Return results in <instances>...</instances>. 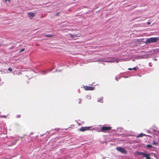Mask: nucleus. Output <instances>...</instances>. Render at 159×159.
Wrapping results in <instances>:
<instances>
[{"label": "nucleus", "instance_id": "nucleus-21", "mask_svg": "<svg viewBox=\"0 0 159 159\" xmlns=\"http://www.w3.org/2000/svg\"><path fill=\"white\" fill-rule=\"evenodd\" d=\"M60 13V12H58V13H57L55 15L56 16H58L59 14Z\"/></svg>", "mask_w": 159, "mask_h": 159}, {"label": "nucleus", "instance_id": "nucleus-17", "mask_svg": "<svg viewBox=\"0 0 159 159\" xmlns=\"http://www.w3.org/2000/svg\"><path fill=\"white\" fill-rule=\"evenodd\" d=\"M115 61V60L114 59H111V61H109L110 62H113Z\"/></svg>", "mask_w": 159, "mask_h": 159}, {"label": "nucleus", "instance_id": "nucleus-19", "mask_svg": "<svg viewBox=\"0 0 159 159\" xmlns=\"http://www.w3.org/2000/svg\"><path fill=\"white\" fill-rule=\"evenodd\" d=\"M7 1H8L10 2L11 1V0H5V2H6Z\"/></svg>", "mask_w": 159, "mask_h": 159}, {"label": "nucleus", "instance_id": "nucleus-10", "mask_svg": "<svg viewBox=\"0 0 159 159\" xmlns=\"http://www.w3.org/2000/svg\"><path fill=\"white\" fill-rule=\"evenodd\" d=\"M146 147H147L148 148H153V147L151 145L147 144L146 145Z\"/></svg>", "mask_w": 159, "mask_h": 159}, {"label": "nucleus", "instance_id": "nucleus-8", "mask_svg": "<svg viewBox=\"0 0 159 159\" xmlns=\"http://www.w3.org/2000/svg\"><path fill=\"white\" fill-rule=\"evenodd\" d=\"M28 14L29 17H34L35 15V13H32V12H29L28 13Z\"/></svg>", "mask_w": 159, "mask_h": 159}, {"label": "nucleus", "instance_id": "nucleus-11", "mask_svg": "<svg viewBox=\"0 0 159 159\" xmlns=\"http://www.w3.org/2000/svg\"><path fill=\"white\" fill-rule=\"evenodd\" d=\"M45 36L47 37L51 38L52 37L53 35L51 34H47Z\"/></svg>", "mask_w": 159, "mask_h": 159}, {"label": "nucleus", "instance_id": "nucleus-20", "mask_svg": "<svg viewBox=\"0 0 159 159\" xmlns=\"http://www.w3.org/2000/svg\"><path fill=\"white\" fill-rule=\"evenodd\" d=\"M132 69H133L134 70H136L137 69V68L136 67H134Z\"/></svg>", "mask_w": 159, "mask_h": 159}, {"label": "nucleus", "instance_id": "nucleus-23", "mask_svg": "<svg viewBox=\"0 0 159 159\" xmlns=\"http://www.w3.org/2000/svg\"><path fill=\"white\" fill-rule=\"evenodd\" d=\"M151 24V23L150 22H148L147 23V24L148 25H149Z\"/></svg>", "mask_w": 159, "mask_h": 159}, {"label": "nucleus", "instance_id": "nucleus-6", "mask_svg": "<svg viewBox=\"0 0 159 159\" xmlns=\"http://www.w3.org/2000/svg\"><path fill=\"white\" fill-rule=\"evenodd\" d=\"M67 35L70 38H74L75 39H75L76 38H77V37H80V35L77 36V34L73 35L71 34H67Z\"/></svg>", "mask_w": 159, "mask_h": 159}, {"label": "nucleus", "instance_id": "nucleus-1", "mask_svg": "<svg viewBox=\"0 0 159 159\" xmlns=\"http://www.w3.org/2000/svg\"><path fill=\"white\" fill-rule=\"evenodd\" d=\"M159 39V37H151L147 39L145 42L146 43H155L157 42Z\"/></svg>", "mask_w": 159, "mask_h": 159}, {"label": "nucleus", "instance_id": "nucleus-4", "mask_svg": "<svg viewBox=\"0 0 159 159\" xmlns=\"http://www.w3.org/2000/svg\"><path fill=\"white\" fill-rule=\"evenodd\" d=\"M116 149L117 150L123 154H126L127 153V151L122 147H117L116 148Z\"/></svg>", "mask_w": 159, "mask_h": 159}, {"label": "nucleus", "instance_id": "nucleus-13", "mask_svg": "<svg viewBox=\"0 0 159 159\" xmlns=\"http://www.w3.org/2000/svg\"><path fill=\"white\" fill-rule=\"evenodd\" d=\"M102 100H103V98H100V101L98 100V101L101 102H102Z\"/></svg>", "mask_w": 159, "mask_h": 159}, {"label": "nucleus", "instance_id": "nucleus-16", "mask_svg": "<svg viewBox=\"0 0 159 159\" xmlns=\"http://www.w3.org/2000/svg\"><path fill=\"white\" fill-rule=\"evenodd\" d=\"M25 50V48H22L21 50L20 51V52H23Z\"/></svg>", "mask_w": 159, "mask_h": 159}, {"label": "nucleus", "instance_id": "nucleus-7", "mask_svg": "<svg viewBox=\"0 0 159 159\" xmlns=\"http://www.w3.org/2000/svg\"><path fill=\"white\" fill-rule=\"evenodd\" d=\"M84 89L86 90H92L94 89L93 87L89 86H84Z\"/></svg>", "mask_w": 159, "mask_h": 159}, {"label": "nucleus", "instance_id": "nucleus-15", "mask_svg": "<svg viewBox=\"0 0 159 159\" xmlns=\"http://www.w3.org/2000/svg\"><path fill=\"white\" fill-rule=\"evenodd\" d=\"M8 70L10 71H12V69L11 68L9 67L8 68Z\"/></svg>", "mask_w": 159, "mask_h": 159}, {"label": "nucleus", "instance_id": "nucleus-22", "mask_svg": "<svg viewBox=\"0 0 159 159\" xmlns=\"http://www.w3.org/2000/svg\"><path fill=\"white\" fill-rule=\"evenodd\" d=\"M128 69L129 70H132V69L131 68H129Z\"/></svg>", "mask_w": 159, "mask_h": 159}, {"label": "nucleus", "instance_id": "nucleus-18", "mask_svg": "<svg viewBox=\"0 0 159 159\" xmlns=\"http://www.w3.org/2000/svg\"><path fill=\"white\" fill-rule=\"evenodd\" d=\"M81 101H82L81 99H79V102H78L79 103H80V102H81Z\"/></svg>", "mask_w": 159, "mask_h": 159}, {"label": "nucleus", "instance_id": "nucleus-14", "mask_svg": "<svg viewBox=\"0 0 159 159\" xmlns=\"http://www.w3.org/2000/svg\"><path fill=\"white\" fill-rule=\"evenodd\" d=\"M152 144L153 145H157V143H156L155 141H153L152 142Z\"/></svg>", "mask_w": 159, "mask_h": 159}, {"label": "nucleus", "instance_id": "nucleus-9", "mask_svg": "<svg viewBox=\"0 0 159 159\" xmlns=\"http://www.w3.org/2000/svg\"><path fill=\"white\" fill-rule=\"evenodd\" d=\"M146 135L143 133L140 134L137 137H142L143 136H146Z\"/></svg>", "mask_w": 159, "mask_h": 159}, {"label": "nucleus", "instance_id": "nucleus-12", "mask_svg": "<svg viewBox=\"0 0 159 159\" xmlns=\"http://www.w3.org/2000/svg\"><path fill=\"white\" fill-rule=\"evenodd\" d=\"M16 117L17 118H20L21 117V115L20 114L17 115Z\"/></svg>", "mask_w": 159, "mask_h": 159}, {"label": "nucleus", "instance_id": "nucleus-2", "mask_svg": "<svg viewBox=\"0 0 159 159\" xmlns=\"http://www.w3.org/2000/svg\"><path fill=\"white\" fill-rule=\"evenodd\" d=\"M111 129V127L109 126H103L101 128V131L103 132H106L109 131Z\"/></svg>", "mask_w": 159, "mask_h": 159}, {"label": "nucleus", "instance_id": "nucleus-3", "mask_svg": "<svg viewBox=\"0 0 159 159\" xmlns=\"http://www.w3.org/2000/svg\"><path fill=\"white\" fill-rule=\"evenodd\" d=\"M138 155H141L143 157H145L146 159H151V158L150 157L151 155L149 153L147 154L142 152H138Z\"/></svg>", "mask_w": 159, "mask_h": 159}, {"label": "nucleus", "instance_id": "nucleus-5", "mask_svg": "<svg viewBox=\"0 0 159 159\" xmlns=\"http://www.w3.org/2000/svg\"><path fill=\"white\" fill-rule=\"evenodd\" d=\"M91 127H83L80 128L78 130L80 131L84 132V131L89 130Z\"/></svg>", "mask_w": 159, "mask_h": 159}]
</instances>
